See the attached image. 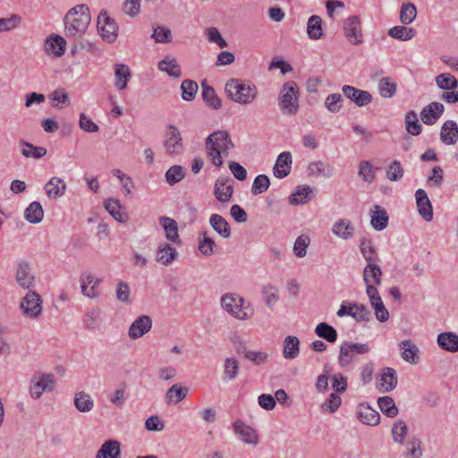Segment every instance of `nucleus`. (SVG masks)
<instances>
[{
  "label": "nucleus",
  "instance_id": "nucleus-27",
  "mask_svg": "<svg viewBox=\"0 0 458 458\" xmlns=\"http://www.w3.org/2000/svg\"><path fill=\"white\" fill-rule=\"evenodd\" d=\"M313 198V189L308 185H301L290 195L289 202L291 205H303L310 201Z\"/></svg>",
  "mask_w": 458,
  "mask_h": 458
},
{
  "label": "nucleus",
  "instance_id": "nucleus-5",
  "mask_svg": "<svg viewBox=\"0 0 458 458\" xmlns=\"http://www.w3.org/2000/svg\"><path fill=\"white\" fill-rule=\"evenodd\" d=\"M369 351L368 344L345 341L340 346L338 363L342 368L346 367L355 360L357 354H366Z\"/></svg>",
  "mask_w": 458,
  "mask_h": 458
},
{
  "label": "nucleus",
  "instance_id": "nucleus-23",
  "mask_svg": "<svg viewBox=\"0 0 458 458\" xmlns=\"http://www.w3.org/2000/svg\"><path fill=\"white\" fill-rule=\"evenodd\" d=\"M440 140L445 145H454L458 141V125L454 121L448 120L443 123Z\"/></svg>",
  "mask_w": 458,
  "mask_h": 458
},
{
  "label": "nucleus",
  "instance_id": "nucleus-54",
  "mask_svg": "<svg viewBox=\"0 0 458 458\" xmlns=\"http://www.w3.org/2000/svg\"><path fill=\"white\" fill-rule=\"evenodd\" d=\"M202 239L199 240V250L207 257L213 255L216 250V244L215 241L209 237L207 232L201 233Z\"/></svg>",
  "mask_w": 458,
  "mask_h": 458
},
{
  "label": "nucleus",
  "instance_id": "nucleus-14",
  "mask_svg": "<svg viewBox=\"0 0 458 458\" xmlns=\"http://www.w3.org/2000/svg\"><path fill=\"white\" fill-rule=\"evenodd\" d=\"M152 327V319L148 315L138 317L130 326L128 335L131 339H138L150 331Z\"/></svg>",
  "mask_w": 458,
  "mask_h": 458
},
{
  "label": "nucleus",
  "instance_id": "nucleus-7",
  "mask_svg": "<svg viewBox=\"0 0 458 458\" xmlns=\"http://www.w3.org/2000/svg\"><path fill=\"white\" fill-rule=\"evenodd\" d=\"M20 308L25 316L36 318L42 312V299L37 292L30 290L22 298Z\"/></svg>",
  "mask_w": 458,
  "mask_h": 458
},
{
  "label": "nucleus",
  "instance_id": "nucleus-46",
  "mask_svg": "<svg viewBox=\"0 0 458 458\" xmlns=\"http://www.w3.org/2000/svg\"><path fill=\"white\" fill-rule=\"evenodd\" d=\"M307 33L311 39H319L323 37L322 20L319 16L312 15L309 18Z\"/></svg>",
  "mask_w": 458,
  "mask_h": 458
},
{
  "label": "nucleus",
  "instance_id": "nucleus-28",
  "mask_svg": "<svg viewBox=\"0 0 458 458\" xmlns=\"http://www.w3.org/2000/svg\"><path fill=\"white\" fill-rule=\"evenodd\" d=\"M178 256L175 248L169 243H163L159 245L157 250L156 261L167 266L171 264Z\"/></svg>",
  "mask_w": 458,
  "mask_h": 458
},
{
  "label": "nucleus",
  "instance_id": "nucleus-1",
  "mask_svg": "<svg viewBox=\"0 0 458 458\" xmlns=\"http://www.w3.org/2000/svg\"><path fill=\"white\" fill-rule=\"evenodd\" d=\"M207 156L209 161L216 167L224 164L223 157H227L234 144L227 131L219 130L208 136L205 141Z\"/></svg>",
  "mask_w": 458,
  "mask_h": 458
},
{
  "label": "nucleus",
  "instance_id": "nucleus-30",
  "mask_svg": "<svg viewBox=\"0 0 458 458\" xmlns=\"http://www.w3.org/2000/svg\"><path fill=\"white\" fill-rule=\"evenodd\" d=\"M308 173L310 176L330 178L334 175V167L327 162L318 160L309 164Z\"/></svg>",
  "mask_w": 458,
  "mask_h": 458
},
{
  "label": "nucleus",
  "instance_id": "nucleus-60",
  "mask_svg": "<svg viewBox=\"0 0 458 458\" xmlns=\"http://www.w3.org/2000/svg\"><path fill=\"white\" fill-rule=\"evenodd\" d=\"M404 458H421L422 449L421 441L417 437H412L407 444V451L404 453Z\"/></svg>",
  "mask_w": 458,
  "mask_h": 458
},
{
  "label": "nucleus",
  "instance_id": "nucleus-16",
  "mask_svg": "<svg viewBox=\"0 0 458 458\" xmlns=\"http://www.w3.org/2000/svg\"><path fill=\"white\" fill-rule=\"evenodd\" d=\"M416 204L419 214L421 217L427 221L430 222L433 219V207L431 201L429 200L427 192L419 189L415 192Z\"/></svg>",
  "mask_w": 458,
  "mask_h": 458
},
{
  "label": "nucleus",
  "instance_id": "nucleus-43",
  "mask_svg": "<svg viewBox=\"0 0 458 458\" xmlns=\"http://www.w3.org/2000/svg\"><path fill=\"white\" fill-rule=\"evenodd\" d=\"M405 129L412 136H418L422 131V126L419 123L417 113L410 110L406 113L404 118Z\"/></svg>",
  "mask_w": 458,
  "mask_h": 458
},
{
  "label": "nucleus",
  "instance_id": "nucleus-33",
  "mask_svg": "<svg viewBox=\"0 0 458 458\" xmlns=\"http://www.w3.org/2000/svg\"><path fill=\"white\" fill-rule=\"evenodd\" d=\"M355 228L348 219H340L336 221L332 228V233L343 240L351 239L353 236Z\"/></svg>",
  "mask_w": 458,
  "mask_h": 458
},
{
  "label": "nucleus",
  "instance_id": "nucleus-51",
  "mask_svg": "<svg viewBox=\"0 0 458 458\" xmlns=\"http://www.w3.org/2000/svg\"><path fill=\"white\" fill-rule=\"evenodd\" d=\"M106 211L118 222L124 223L125 216L120 211V201L116 199H109L104 202Z\"/></svg>",
  "mask_w": 458,
  "mask_h": 458
},
{
  "label": "nucleus",
  "instance_id": "nucleus-52",
  "mask_svg": "<svg viewBox=\"0 0 458 458\" xmlns=\"http://www.w3.org/2000/svg\"><path fill=\"white\" fill-rule=\"evenodd\" d=\"M437 87L444 90H454L458 88L457 79L450 73H441L437 76Z\"/></svg>",
  "mask_w": 458,
  "mask_h": 458
},
{
  "label": "nucleus",
  "instance_id": "nucleus-36",
  "mask_svg": "<svg viewBox=\"0 0 458 458\" xmlns=\"http://www.w3.org/2000/svg\"><path fill=\"white\" fill-rule=\"evenodd\" d=\"M209 224L211 227L223 238H229L231 236V227L228 222L220 215L213 214L209 217Z\"/></svg>",
  "mask_w": 458,
  "mask_h": 458
},
{
  "label": "nucleus",
  "instance_id": "nucleus-22",
  "mask_svg": "<svg viewBox=\"0 0 458 458\" xmlns=\"http://www.w3.org/2000/svg\"><path fill=\"white\" fill-rule=\"evenodd\" d=\"M382 270L380 267L377 264V262L368 263L363 270V281L368 285H377L381 284L382 282Z\"/></svg>",
  "mask_w": 458,
  "mask_h": 458
},
{
  "label": "nucleus",
  "instance_id": "nucleus-19",
  "mask_svg": "<svg viewBox=\"0 0 458 458\" xmlns=\"http://www.w3.org/2000/svg\"><path fill=\"white\" fill-rule=\"evenodd\" d=\"M292 162V154L290 152L284 151L279 154L273 167L274 175L278 179L286 177L291 172Z\"/></svg>",
  "mask_w": 458,
  "mask_h": 458
},
{
  "label": "nucleus",
  "instance_id": "nucleus-26",
  "mask_svg": "<svg viewBox=\"0 0 458 458\" xmlns=\"http://www.w3.org/2000/svg\"><path fill=\"white\" fill-rule=\"evenodd\" d=\"M357 414L360 421L366 425L377 426L380 421L379 413L367 404H360Z\"/></svg>",
  "mask_w": 458,
  "mask_h": 458
},
{
  "label": "nucleus",
  "instance_id": "nucleus-56",
  "mask_svg": "<svg viewBox=\"0 0 458 458\" xmlns=\"http://www.w3.org/2000/svg\"><path fill=\"white\" fill-rule=\"evenodd\" d=\"M416 15L417 9L412 3H406L401 6L399 19L403 24H411L415 20Z\"/></svg>",
  "mask_w": 458,
  "mask_h": 458
},
{
  "label": "nucleus",
  "instance_id": "nucleus-31",
  "mask_svg": "<svg viewBox=\"0 0 458 458\" xmlns=\"http://www.w3.org/2000/svg\"><path fill=\"white\" fill-rule=\"evenodd\" d=\"M45 191L49 199H57L64 194L66 183L59 177H52L45 184Z\"/></svg>",
  "mask_w": 458,
  "mask_h": 458
},
{
  "label": "nucleus",
  "instance_id": "nucleus-59",
  "mask_svg": "<svg viewBox=\"0 0 458 458\" xmlns=\"http://www.w3.org/2000/svg\"><path fill=\"white\" fill-rule=\"evenodd\" d=\"M378 168H374L369 161L363 160L359 164V175L363 181L371 183L375 180V173Z\"/></svg>",
  "mask_w": 458,
  "mask_h": 458
},
{
  "label": "nucleus",
  "instance_id": "nucleus-53",
  "mask_svg": "<svg viewBox=\"0 0 458 458\" xmlns=\"http://www.w3.org/2000/svg\"><path fill=\"white\" fill-rule=\"evenodd\" d=\"M404 174L403 167L399 160H394L386 170V177L391 182L402 180Z\"/></svg>",
  "mask_w": 458,
  "mask_h": 458
},
{
  "label": "nucleus",
  "instance_id": "nucleus-34",
  "mask_svg": "<svg viewBox=\"0 0 458 458\" xmlns=\"http://www.w3.org/2000/svg\"><path fill=\"white\" fill-rule=\"evenodd\" d=\"M437 344L445 351L458 352V335L453 332H444L437 335Z\"/></svg>",
  "mask_w": 458,
  "mask_h": 458
},
{
  "label": "nucleus",
  "instance_id": "nucleus-38",
  "mask_svg": "<svg viewBox=\"0 0 458 458\" xmlns=\"http://www.w3.org/2000/svg\"><path fill=\"white\" fill-rule=\"evenodd\" d=\"M202 87V98L204 102L213 109H219L222 106L221 99L217 97L214 88L208 85L204 81L201 82Z\"/></svg>",
  "mask_w": 458,
  "mask_h": 458
},
{
  "label": "nucleus",
  "instance_id": "nucleus-10",
  "mask_svg": "<svg viewBox=\"0 0 458 458\" xmlns=\"http://www.w3.org/2000/svg\"><path fill=\"white\" fill-rule=\"evenodd\" d=\"M344 35L350 43L359 45L362 42V32L359 16H350L344 21Z\"/></svg>",
  "mask_w": 458,
  "mask_h": 458
},
{
  "label": "nucleus",
  "instance_id": "nucleus-25",
  "mask_svg": "<svg viewBox=\"0 0 458 458\" xmlns=\"http://www.w3.org/2000/svg\"><path fill=\"white\" fill-rule=\"evenodd\" d=\"M399 347L403 350V359L413 365L420 362V350L411 340H403L399 344Z\"/></svg>",
  "mask_w": 458,
  "mask_h": 458
},
{
  "label": "nucleus",
  "instance_id": "nucleus-63",
  "mask_svg": "<svg viewBox=\"0 0 458 458\" xmlns=\"http://www.w3.org/2000/svg\"><path fill=\"white\" fill-rule=\"evenodd\" d=\"M239 372V362L234 358H226L224 363V374L228 380L234 379Z\"/></svg>",
  "mask_w": 458,
  "mask_h": 458
},
{
  "label": "nucleus",
  "instance_id": "nucleus-41",
  "mask_svg": "<svg viewBox=\"0 0 458 458\" xmlns=\"http://www.w3.org/2000/svg\"><path fill=\"white\" fill-rule=\"evenodd\" d=\"M114 84L118 89L122 90L127 87V83L131 77V71L126 64H115L114 69Z\"/></svg>",
  "mask_w": 458,
  "mask_h": 458
},
{
  "label": "nucleus",
  "instance_id": "nucleus-39",
  "mask_svg": "<svg viewBox=\"0 0 458 458\" xmlns=\"http://www.w3.org/2000/svg\"><path fill=\"white\" fill-rule=\"evenodd\" d=\"M74 406L81 412H89L94 408V400L89 394L80 391L74 394Z\"/></svg>",
  "mask_w": 458,
  "mask_h": 458
},
{
  "label": "nucleus",
  "instance_id": "nucleus-61",
  "mask_svg": "<svg viewBox=\"0 0 458 458\" xmlns=\"http://www.w3.org/2000/svg\"><path fill=\"white\" fill-rule=\"evenodd\" d=\"M342 403V399L338 394L332 393L322 403L321 409L325 412L334 413L335 412Z\"/></svg>",
  "mask_w": 458,
  "mask_h": 458
},
{
  "label": "nucleus",
  "instance_id": "nucleus-29",
  "mask_svg": "<svg viewBox=\"0 0 458 458\" xmlns=\"http://www.w3.org/2000/svg\"><path fill=\"white\" fill-rule=\"evenodd\" d=\"M388 220L386 210L379 205H375L374 209L371 210V226L377 231H382L386 228Z\"/></svg>",
  "mask_w": 458,
  "mask_h": 458
},
{
  "label": "nucleus",
  "instance_id": "nucleus-13",
  "mask_svg": "<svg viewBox=\"0 0 458 458\" xmlns=\"http://www.w3.org/2000/svg\"><path fill=\"white\" fill-rule=\"evenodd\" d=\"M344 95L358 106H365L372 102V95L367 91L359 89L350 85L342 88Z\"/></svg>",
  "mask_w": 458,
  "mask_h": 458
},
{
  "label": "nucleus",
  "instance_id": "nucleus-45",
  "mask_svg": "<svg viewBox=\"0 0 458 458\" xmlns=\"http://www.w3.org/2000/svg\"><path fill=\"white\" fill-rule=\"evenodd\" d=\"M360 250L368 263L377 262L379 260L376 249L370 239H360Z\"/></svg>",
  "mask_w": 458,
  "mask_h": 458
},
{
  "label": "nucleus",
  "instance_id": "nucleus-18",
  "mask_svg": "<svg viewBox=\"0 0 458 458\" xmlns=\"http://www.w3.org/2000/svg\"><path fill=\"white\" fill-rule=\"evenodd\" d=\"M234 432L239 436L242 442L248 445H257L259 437L256 431L242 420H236L233 424Z\"/></svg>",
  "mask_w": 458,
  "mask_h": 458
},
{
  "label": "nucleus",
  "instance_id": "nucleus-9",
  "mask_svg": "<svg viewBox=\"0 0 458 458\" xmlns=\"http://www.w3.org/2000/svg\"><path fill=\"white\" fill-rule=\"evenodd\" d=\"M55 385V377L53 374H40L37 382L31 380L30 387V394L33 399L41 397L43 392H51L54 390Z\"/></svg>",
  "mask_w": 458,
  "mask_h": 458
},
{
  "label": "nucleus",
  "instance_id": "nucleus-35",
  "mask_svg": "<svg viewBox=\"0 0 458 458\" xmlns=\"http://www.w3.org/2000/svg\"><path fill=\"white\" fill-rule=\"evenodd\" d=\"M159 224L164 228L167 240L173 242H178L180 241L178 225L174 219L167 216H161L159 217Z\"/></svg>",
  "mask_w": 458,
  "mask_h": 458
},
{
  "label": "nucleus",
  "instance_id": "nucleus-3",
  "mask_svg": "<svg viewBox=\"0 0 458 458\" xmlns=\"http://www.w3.org/2000/svg\"><path fill=\"white\" fill-rule=\"evenodd\" d=\"M225 90L230 99L242 105L250 104L258 95V89L253 83L239 79L227 81Z\"/></svg>",
  "mask_w": 458,
  "mask_h": 458
},
{
  "label": "nucleus",
  "instance_id": "nucleus-15",
  "mask_svg": "<svg viewBox=\"0 0 458 458\" xmlns=\"http://www.w3.org/2000/svg\"><path fill=\"white\" fill-rule=\"evenodd\" d=\"M233 181L229 176H220L215 183L214 194L220 202L229 201L233 196Z\"/></svg>",
  "mask_w": 458,
  "mask_h": 458
},
{
  "label": "nucleus",
  "instance_id": "nucleus-20",
  "mask_svg": "<svg viewBox=\"0 0 458 458\" xmlns=\"http://www.w3.org/2000/svg\"><path fill=\"white\" fill-rule=\"evenodd\" d=\"M66 47L65 39L59 35H52L46 38L44 49L47 55L61 56L64 54Z\"/></svg>",
  "mask_w": 458,
  "mask_h": 458
},
{
  "label": "nucleus",
  "instance_id": "nucleus-17",
  "mask_svg": "<svg viewBox=\"0 0 458 458\" xmlns=\"http://www.w3.org/2000/svg\"><path fill=\"white\" fill-rule=\"evenodd\" d=\"M445 106L439 102H431L424 106L420 112V118L423 123L433 125L438 118L443 114Z\"/></svg>",
  "mask_w": 458,
  "mask_h": 458
},
{
  "label": "nucleus",
  "instance_id": "nucleus-55",
  "mask_svg": "<svg viewBox=\"0 0 458 458\" xmlns=\"http://www.w3.org/2000/svg\"><path fill=\"white\" fill-rule=\"evenodd\" d=\"M393 439L397 444H403L408 433V427L404 420H396L391 429Z\"/></svg>",
  "mask_w": 458,
  "mask_h": 458
},
{
  "label": "nucleus",
  "instance_id": "nucleus-8",
  "mask_svg": "<svg viewBox=\"0 0 458 458\" xmlns=\"http://www.w3.org/2000/svg\"><path fill=\"white\" fill-rule=\"evenodd\" d=\"M164 147L166 154L169 156H176L182 152V139L176 126L173 124L167 126V131L165 134Z\"/></svg>",
  "mask_w": 458,
  "mask_h": 458
},
{
  "label": "nucleus",
  "instance_id": "nucleus-21",
  "mask_svg": "<svg viewBox=\"0 0 458 458\" xmlns=\"http://www.w3.org/2000/svg\"><path fill=\"white\" fill-rule=\"evenodd\" d=\"M157 68L161 72L167 73L170 77L179 79L182 76L181 66L176 57L171 55H166L161 61H159Z\"/></svg>",
  "mask_w": 458,
  "mask_h": 458
},
{
  "label": "nucleus",
  "instance_id": "nucleus-42",
  "mask_svg": "<svg viewBox=\"0 0 458 458\" xmlns=\"http://www.w3.org/2000/svg\"><path fill=\"white\" fill-rule=\"evenodd\" d=\"M315 334L328 343H335L337 340V331L335 328L326 322L318 324L314 330Z\"/></svg>",
  "mask_w": 458,
  "mask_h": 458
},
{
  "label": "nucleus",
  "instance_id": "nucleus-12",
  "mask_svg": "<svg viewBox=\"0 0 458 458\" xmlns=\"http://www.w3.org/2000/svg\"><path fill=\"white\" fill-rule=\"evenodd\" d=\"M100 278L95 277L92 274L83 272L80 276V284L81 293L84 296L91 299L98 298L99 296L97 287L101 283Z\"/></svg>",
  "mask_w": 458,
  "mask_h": 458
},
{
  "label": "nucleus",
  "instance_id": "nucleus-50",
  "mask_svg": "<svg viewBox=\"0 0 458 458\" xmlns=\"http://www.w3.org/2000/svg\"><path fill=\"white\" fill-rule=\"evenodd\" d=\"M396 89V83L390 77H384L379 81L378 90L381 97L390 98L394 96Z\"/></svg>",
  "mask_w": 458,
  "mask_h": 458
},
{
  "label": "nucleus",
  "instance_id": "nucleus-44",
  "mask_svg": "<svg viewBox=\"0 0 458 458\" xmlns=\"http://www.w3.org/2000/svg\"><path fill=\"white\" fill-rule=\"evenodd\" d=\"M187 387H182L181 386L174 384L165 393V401L167 403H178L182 401L188 393Z\"/></svg>",
  "mask_w": 458,
  "mask_h": 458
},
{
  "label": "nucleus",
  "instance_id": "nucleus-47",
  "mask_svg": "<svg viewBox=\"0 0 458 458\" xmlns=\"http://www.w3.org/2000/svg\"><path fill=\"white\" fill-rule=\"evenodd\" d=\"M388 35L393 38L407 41L415 37L416 30L405 26H394L388 30Z\"/></svg>",
  "mask_w": 458,
  "mask_h": 458
},
{
  "label": "nucleus",
  "instance_id": "nucleus-6",
  "mask_svg": "<svg viewBox=\"0 0 458 458\" xmlns=\"http://www.w3.org/2000/svg\"><path fill=\"white\" fill-rule=\"evenodd\" d=\"M98 30L103 40L113 43L117 38L118 25L109 17L106 11H101L98 17Z\"/></svg>",
  "mask_w": 458,
  "mask_h": 458
},
{
  "label": "nucleus",
  "instance_id": "nucleus-32",
  "mask_svg": "<svg viewBox=\"0 0 458 458\" xmlns=\"http://www.w3.org/2000/svg\"><path fill=\"white\" fill-rule=\"evenodd\" d=\"M300 340L297 336L287 335L283 342V356L286 360H293L300 353Z\"/></svg>",
  "mask_w": 458,
  "mask_h": 458
},
{
  "label": "nucleus",
  "instance_id": "nucleus-2",
  "mask_svg": "<svg viewBox=\"0 0 458 458\" xmlns=\"http://www.w3.org/2000/svg\"><path fill=\"white\" fill-rule=\"evenodd\" d=\"M91 21L89 8L86 4H78L65 14L64 34L67 38H81L85 34Z\"/></svg>",
  "mask_w": 458,
  "mask_h": 458
},
{
  "label": "nucleus",
  "instance_id": "nucleus-48",
  "mask_svg": "<svg viewBox=\"0 0 458 458\" xmlns=\"http://www.w3.org/2000/svg\"><path fill=\"white\" fill-rule=\"evenodd\" d=\"M378 406L381 411L389 418H394L398 414V408L394 399L390 396H382L377 399Z\"/></svg>",
  "mask_w": 458,
  "mask_h": 458
},
{
  "label": "nucleus",
  "instance_id": "nucleus-64",
  "mask_svg": "<svg viewBox=\"0 0 458 458\" xmlns=\"http://www.w3.org/2000/svg\"><path fill=\"white\" fill-rule=\"evenodd\" d=\"M151 38L158 43H170L173 38L170 29L164 26H157L155 28Z\"/></svg>",
  "mask_w": 458,
  "mask_h": 458
},
{
  "label": "nucleus",
  "instance_id": "nucleus-11",
  "mask_svg": "<svg viewBox=\"0 0 458 458\" xmlns=\"http://www.w3.org/2000/svg\"><path fill=\"white\" fill-rule=\"evenodd\" d=\"M15 281L24 290H31L35 286V276L31 272L30 265L26 261H21L16 269Z\"/></svg>",
  "mask_w": 458,
  "mask_h": 458
},
{
  "label": "nucleus",
  "instance_id": "nucleus-58",
  "mask_svg": "<svg viewBox=\"0 0 458 458\" xmlns=\"http://www.w3.org/2000/svg\"><path fill=\"white\" fill-rule=\"evenodd\" d=\"M185 177V170L182 165H173L165 173V180L170 186L181 182Z\"/></svg>",
  "mask_w": 458,
  "mask_h": 458
},
{
  "label": "nucleus",
  "instance_id": "nucleus-40",
  "mask_svg": "<svg viewBox=\"0 0 458 458\" xmlns=\"http://www.w3.org/2000/svg\"><path fill=\"white\" fill-rule=\"evenodd\" d=\"M25 219L30 224H38L44 217V210L38 201L31 202L24 211Z\"/></svg>",
  "mask_w": 458,
  "mask_h": 458
},
{
  "label": "nucleus",
  "instance_id": "nucleus-4",
  "mask_svg": "<svg viewBox=\"0 0 458 458\" xmlns=\"http://www.w3.org/2000/svg\"><path fill=\"white\" fill-rule=\"evenodd\" d=\"M299 87L296 82H285L279 93V106L284 114L294 115L299 110Z\"/></svg>",
  "mask_w": 458,
  "mask_h": 458
},
{
  "label": "nucleus",
  "instance_id": "nucleus-24",
  "mask_svg": "<svg viewBox=\"0 0 458 458\" xmlns=\"http://www.w3.org/2000/svg\"><path fill=\"white\" fill-rule=\"evenodd\" d=\"M96 458H121L120 443L114 439L106 440L97 452Z\"/></svg>",
  "mask_w": 458,
  "mask_h": 458
},
{
  "label": "nucleus",
  "instance_id": "nucleus-49",
  "mask_svg": "<svg viewBox=\"0 0 458 458\" xmlns=\"http://www.w3.org/2000/svg\"><path fill=\"white\" fill-rule=\"evenodd\" d=\"M397 377L395 370L392 368H386L381 376V386L384 387L383 392H390L396 387Z\"/></svg>",
  "mask_w": 458,
  "mask_h": 458
},
{
  "label": "nucleus",
  "instance_id": "nucleus-62",
  "mask_svg": "<svg viewBox=\"0 0 458 458\" xmlns=\"http://www.w3.org/2000/svg\"><path fill=\"white\" fill-rule=\"evenodd\" d=\"M270 186V180L266 174L258 175L251 187V193L253 195H259L267 191Z\"/></svg>",
  "mask_w": 458,
  "mask_h": 458
},
{
  "label": "nucleus",
  "instance_id": "nucleus-37",
  "mask_svg": "<svg viewBox=\"0 0 458 458\" xmlns=\"http://www.w3.org/2000/svg\"><path fill=\"white\" fill-rule=\"evenodd\" d=\"M19 145L21 147V155L27 158L39 159L47 153L46 148L34 146L23 140H20Z\"/></svg>",
  "mask_w": 458,
  "mask_h": 458
},
{
  "label": "nucleus",
  "instance_id": "nucleus-57",
  "mask_svg": "<svg viewBox=\"0 0 458 458\" xmlns=\"http://www.w3.org/2000/svg\"><path fill=\"white\" fill-rule=\"evenodd\" d=\"M182 98L184 101H192L195 98L199 86L196 81L191 80H184L181 84Z\"/></svg>",
  "mask_w": 458,
  "mask_h": 458
}]
</instances>
